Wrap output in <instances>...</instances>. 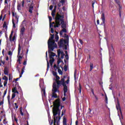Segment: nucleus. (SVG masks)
Returning <instances> with one entry per match:
<instances>
[{
    "label": "nucleus",
    "mask_w": 125,
    "mask_h": 125,
    "mask_svg": "<svg viewBox=\"0 0 125 125\" xmlns=\"http://www.w3.org/2000/svg\"><path fill=\"white\" fill-rule=\"evenodd\" d=\"M60 14L59 13H57L55 19H56V25H54V28H59L60 26Z\"/></svg>",
    "instance_id": "8"
},
{
    "label": "nucleus",
    "mask_w": 125,
    "mask_h": 125,
    "mask_svg": "<svg viewBox=\"0 0 125 125\" xmlns=\"http://www.w3.org/2000/svg\"><path fill=\"white\" fill-rule=\"evenodd\" d=\"M59 68V67H57V65H56V64H54V68L55 69H58Z\"/></svg>",
    "instance_id": "53"
},
{
    "label": "nucleus",
    "mask_w": 125,
    "mask_h": 125,
    "mask_svg": "<svg viewBox=\"0 0 125 125\" xmlns=\"http://www.w3.org/2000/svg\"><path fill=\"white\" fill-rule=\"evenodd\" d=\"M42 92H43V94L44 96H45V89H44V88L42 89Z\"/></svg>",
    "instance_id": "41"
},
{
    "label": "nucleus",
    "mask_w": 125,
    "mask_h": 125,
    "mask_svg": "<svg viewBox=\"0 0 125 125\" xmlns=\"http://www.w3.org/2000/svg\"><path fill=\"white\" fill-rule=\"evenodd\" d=\"M117 110H119L120 114L123 115V112H122V108H121V105L119 101L117 102V104L116 106Z\"/></svg>",
    "instance_id": "15"
},
{
    "label": "nucleus",
    "mask_w": 125,
    "mask_h": 125,
    "mask_svg": "<svg viewBox=\"0 0 125 125\" xmlns=\"http://www.w3.org/2000/svg\"><path fill=\"white\" fill-rule=\"evenodd\" d=\"M18 57V61L19 62V64H21V59H22V56H19Z\"/></svg>",
    "instance_id": "29"
},
{
    "label": "nucleus",
    "mask_w": 125,
    "mask_h": 125,
    "mask_svg": "<svg viewBox=\"0 0 125 125\" xmlns=\"http://www.w3.org/2000/svg\"><path fill=\"white\" fill-rule=\"evenodd\" d=\"M59 116H54V125H56V123H57V125H59Z\"/></svg>",
    "instance_id": "13"
},
{
    "label": "nucleus",
    "mask_w": 125,
    "mask_h": 125,
    "mask_svg": "<svg viewBox=\"0 0 125 125\" xmlns=\"http://www.w3.org/2000/svg\"><path fill=\"white\" fill-rule=\"evenodd\" d=\"M3 84L4 86H6V85L7 84V81H4Z\"/></svg>",
    "instance_id": "50"
},
{
    "label": "nucleus",
    "mask_w": 125,
    "mask_h": 125,
    "mask_svg": "<svg viewBox=\"0 0 125 125\" xmlns=\"http://www.w3.org/2000/svg\"><path fill=\"white\" fill-rule=\"evenodd\" d=\"M79 92H80V93H81V92H82V85H81L80 83L79 84Z\"/></svg>",
    "instance_id": "40"
},
{
    "label": "nucleus",
    "mask_w": 125,
    "mask_h": 125,
    "mask_svg": "<svg viewBox=\"0 0 125 125\" xmlns=\"http://www.w3.org/2000/svg\"><path fill=\"white\" fill-rule=\"evenodd\" d=\"M49 20L50 23H51V21H52V18H51V17H49Z\"/></svg>",
    "instance_id": "56"
},
{
    "label": "nucleus",
    "mask_w": 125,
    "mask_h": 125,
    "mask_svg": "<svg viewBox=\"0 0 125 125\" xmlns=\"http://www.w3.org/2000/svg\"><path fill=\"white\" fill-rule=\"evenodd\" d=\"M46 60L47 61V69L46 70L48 71L49 69V62H48V59H47V51L46 52Z\"/></svg>",
    "instance_id": "21"
},
{
    "label": "nucleus",
    "mask_w": 125,
    "mask_h": 125,
    "mask_svg": "<svg viewBox=\"0 0 125 125\" xmlns=\"http://www.w3.org/2000/svg\"><path fill=\"white\" fill-rule=\"evenodd\" d=\"M7 99H8V105H9L10 106V105H11V104L10 103V95H8Z\"/></svg>",
    "instance_id": "28"
},
{
    "label": "nucleus",
    "mask_w": 125,
    "mask_h": 125,
    "mask_svg": "<svg viewBox=\"0 0 125 125\" xmlns=\"http://www.w3.org/2000/svg\"><path fill=\"white\" fill-rule=\"evenodd\" d=\"M2 80H4L5 82H8V78H7V77L6 76H4V77H2Z\"/></svg>",
    "instance_id": "30"
},
{
    "label": "nucleus",
    "mask_w": 125,
    "mask_h": 125,
    "mask_svg": "<svg viewBox=\"0 0 125 125\" xmlns=\"http://www.w3.org/2000/svg\"><path fill=\"white\" fill-rule=\"evenodd\" d=\"M63 125H67V119L65 117H63Z\"/></svg>",
    "instance_id": "26"
},
{
    "label": "nucleus",
    "mask_w": 125,
    "mask_h": 125,
    "mask_svg": "<svg viewBox=\"0 0 125 125\" xmlns=\"http://www.w3.org/2000/svg\"><path fill=\"white\" fill-rule=\"evenodd\" d=\"M66 113V110L63 109L62 111V117Z\"/></svg>",
    "instance_id": "43"
},
{
    "label": "nucleus",
    "mask_w": 125,
    "mask_h": 125,
    "mask_svg": "<svg viewBox=\"0 0 125 125\" xmlns=\"http://www.w3.org/2000/svg\"><path fill=\"white\" fill-rule=\"evenodd\" d=\"M91 91L93 95H94V96L95 95V94H94V90L93 89L91 88Z\"/></svg>",
    "instance_id": "49"
},
{
    "label": "nucleus",
    "mask_w": 125,
    "mask_h": 125,
    "mask_svg": "<svg viewBox=\"0 0 125 125\" xmlns=\"http://www.w3.org/2000/svg\"><path fill=\"white\" fill-rule=\"evenodd\" d=\"M64 36H65V38L66 39V40H69V36L67 35V34L66 33H65L64 34Z\"/></svg>",
    "instance_id": "51"
},
{
    "label": "nucleus",
    "mask_w": 125,
    "mask_h": 125,
    "mask_svg": "<svg viewBox=\"0 0 125 125\" xmlns=\"http://www.w3.org/2000/svg\"><path fill=\"white\" fill-rule=\"evenodd\" d=\"M63 33H67V29L66 28H63L62 30L60 31V37H62L63 36Z\"/></svg>",
    "instance_id": "17"
},
{
    "label": "nucleus",
    "mask_w": 125,
    "mask_h": 125,
    "mask_svg": "<svg viewBox=\"0 0 125 125\" xmlns=\"http://www.w3.org/2000/svg\"><path fill=\"white\" fill-rule=\"evenodd\" d=\"M16 109H18L19 106L17 105V103H15Z\"/></svg>",
    "instance_id": "60"
},
{
    "label": "nucleus",
    "mask_w": 125,
    "mask_h": 125,
    "mask_svg": "<svg viewBox=\"0 0 125 125\" xmlns=\"http://www.w3.org/2000/svg\"><path fill=\"white\" fill-rule=\"evenodd\" d=\"M64 72H67V71H68V67L67 66V65L66 64L64 65Z\"/></svg>",
    "instance_id": "39"
},
{
    "label": "nucleus",
    "mask_w": 125,
    "mask_h": 125,
    "mask_svg": "<svg viewBox=\"0 0 125 125\" xmlns=\"http://www.w3.org/2000/svg\"><path fill=\"white\" fill-rule=\"evenodd\" d=\"M15 96H16V94H15V93H13L12 94V98L11 99H13L14 98H15Z\"/></svg>",
    "instance_id": "44"
},
{
    "label": "nucleus",
    "mask_w": 125,
    "mask_h": 125,
    "mask_svg": "<svg viewBox=\"0 0 125 125\" xmlns=\"http://www.w3.org/2000/svg\"><path fill=\"white\" fill-rule=\"evenodd\" d=\"M57 47H52V46L50 44H49V47H48V52L49 54V57L50 59H54L53 57L55 56L56 54L55 53H53L51 51H53L54 49H55V48H56Z\"/></svg>",
    "instance_id": "3"
},
{
    "label": "nucleus",
    "mask_w": 125,
    "mask_h": 125,
    "mask_svg": "<svg viewBox=\"0 0 125 125\" xmlns=\"http://www.w3.org/2000/svg\"><path fill=\"white\" fill-rule=\"evenodd\" d=\"M118 6H119V16L120 18H122V9H123V8L121 4L118 5Z\"/></svg>",
    "instance_id": "19"
},
{
    "label": "nucleus",
    "mask_w": 125,
    "mask_h": 125,
    "mask_svg": "<svg viewBox=\"0 0 125 125\" xmlns=\"http://www.w3.org/2000/svg\"><path fill=\"white\" fill-rule=\"evenodd\" d=\"M58 60L57 61V64H58V65H59L61 63L60 62V58H59V59L58 58Z\"/></svg>",
    "instance_id": "57"
},
{
    "label": "nucleus",
    "mask_w": 125,
    "mask_h": 125,
    "mask_svg": "<svg viewBox=\"0 0 125 125\" xmlns=\"http://www.w3.org/2000/svg\"><path fill=\"white\" fill-rule=\"evenodd\" d=\"M64 49L65 50H67L68 49V46H67V45L64 44Z\"/></svg>",
    "instance_id": "58"
},
{
    "label": "nucleus",
    "mask_w": 125,
    "mask_h": 125,
    "mask_svg": "<svg viewBox=\"0 0 125 125\" xmlns=\"http://www.w3.org/2000/svg\"><path fill=\"white\" fill-rule=\"evenodd\" d=\"M22 110H23V108H22V107H20V111L21 113V116H24V113H23V112L22 111Z\"/></svg>",
    "instance_id": "33"
},
{
    "label": "nucleus",
    "mask_w": 125,
    "mask_h": 125,
    "mask_svg": "<svg viewBox=\"0 0 125 125\" xmlns=\"http://www.w3.org/2000/svg\"><path fill=\"white\" fill-rule=\"evenodd\" d=\"M69 40L68 39H64L63 40V42L65 43V44L68 43V42Z\"/></svg>",
    "instance_id": "42"
},
{
    "label": "nucleus",
    "mask_w": 125,
    "mask_h": 125,
    "mask_svg": "<svg viewBox=\"0 0 125 125\" xmlns=\"http://www.w3.org/2000/svg\"><path fill=\"white\" fill-rule=\"evenodd\" d=\"M20 52H21V46L20 45V44H19L17 57H18V56H22V58H23V56H24V52L22 51L21 54Z\"/></svg>",
    "instance_id": "11"
},
{
    "label": "nucleus",
    "mask_w": 125,
    "mask_h": 125,
    "mask_svg": "<svg viewBox=\"0 0 125 125\" xmlns=\"http://www.w3.org/2000/svg\"><path fill=\"white\" fill-rule=\"evenodd\" d=\"M114 2L116 3L118 5L121 4V1L120 0H114Z\"/></svg>",
    "instance_id": "32"
},
{
    "label": "nucleus",
    "mask_w": 125,
    "mask_h": 125,
    "mask_svg": "<svg viewBox=\"0 0 125 125\" xmlns=\"http://www.w3.org/2000/svg\"><path fill=\"white\" fill-rule=\"evenodd\" d=\"M56 34L55 35V40H56V42H57L58 41V40H59V36H58V32H56Z\"/></svg>",
    "instance_id": "27"
},
{
    "label": "nucleus",
    "mask_w": 125,
    "mask_h": 125,
    "mask_svg": "<svg viewBox=\"0 0 125 125\" xmlns=\"http://www.w3.org/2000/svg\"><path fill=\"white\" fill-rule=\"evenodd\" d=\"M26 22H27L26 20H23L21 26V30L20 31V37L21 39H22L23 37H24V35H25V27H24V25L26 26Z\"/></svg>",
    "instance_id": "4"
},
{
    "label": "nucleus",
    "mask_w": 125,
    "mask_h": 125,
    "mask_svg": "<svg viewBox=\"0 0 125 125\" xmlns=\"http://www.w3.org/2000/svg\"><path fill=\"white\" fill-rule=\"evenodd\" d=\"M79 125V121L77 120L75 122V125Z\"/></svg>",
    "instance_id": "64"
},
{
    "label": "nucleus",
    "mask_w": 125,
    "mask_h": 125,
    "mask_svg": "<svg viewBox=\"0 0 125 125\" xmlns=\"http://www.w3.org/2000/svg\"><path fill=\"white\" fill-rule=\"evenodd\" d=\"M3 28H5L6 30H7V25H6V22H4L3 24Z\"/></svg>",
    "instance_id": "35"
},
{
    "label": "nucleus",
    "mask_w": 125,
    "mask_h": 125,
    "mask_svg": "<svg viewBox=\"0 0 125 125\" xmlns=\"http://www.w3.org/2000/svg\"><path fill=\"white\" fill-rule=\"evenodd\" d=\"M6 93H7V88L6 89V90L4 91V94L3 95V100H4V96H5V95H6Z\"/></svg>",
    "instance_id": "31"
},
{
    "label": "nucleus",
    "mask_w": 125,
    "mask_h": 125,
    "mask_svg": "<svg viewBox=\"0 0 125 125\" xmlns=\"http://www.w3.org/2000/svg\"><path fill=\"white\" fill-rule=\"evenodd\" d=\"M61 54V59H63L64 58V57L65 56V54L64 53V52L63 51H61V49H59L58 50V58H60V55Z\"/></svg>",
    "instance_id": "10"
},
{
    "label": "nucleus",
    "mask_w": 125,
    "mask_h": 125,
    "mask_svg": "<svg viewBox=\"0 0 125 125\" xmlns=\"http://www.w3.org/2000/svg\"><path fill=\"white\" fill-rule=\"evenodd\" d=\"M55 77H56V80H55L56 83L57 85H58V86H59V85H64L66 84V83H65V79H66V76H64L61 79V80H60V77L58 75H57Z\"/></svg>",
    "instance_id": "2"
},
{
    "label": "nucleus",
    "mask_w": 125,
    "mask_h": 125,
    "mask_svg": "<svg viewBox=\"0 0 125 125\" xmlns=\"http://www.w3.org/2000/svg\"><path fill=\"white\" fill-rule=\"evenodd\" d=\"M12 92L15 94L17 93V94H19V92H18L17 89L15 87L12 89Z\"/></svg>",
    "instance_id": "23"
},
{
    "label": "nucleus",
    "mask_w": 125,
    "mask_h": 125,
    "mask_svg": "<svg viewBox=\"0 0 125 125\" xmlns=\"http://www.w3.org/2000/svg\"><path fill=\"white\" fill-rule=\"evenodd\" d=\"M92 69H93V63H90V71H92Z\"/></svg>",
    "instance_id": "36"
},
{
    "label": "nucleus",
    "mask_w": 125,
    "mask_h": 125,
    "mask_svg": "<svg viewBox=\"0 0 125 125\" xmlns=\"http://www.w3.org/2000/svg\"><path fill=\"white\" fill-rule=\"evenodd\" d=\"M60 3L62 4V5L65 3V0H61L60 1Z\"/></svg>",
    "instance_id": "46"
},
{
    "label": "nucleus",
    "mask_w": 125,
    "mask_h": 125,
    "mask_svg": "<svg viewBox=\"0 0 125 125\" xmlns=\"http://www.w3.org/2000/svg\"><path fill=\"white\" fill-rule=\"evenodd\" d=\"M51 33L52 34H53V33H54V29H53V28H51Z\"/></svg>",
    "instance_id": "55"
},
{
    "label": "nucleus",
    "mask_w": 125,
    "mask_h": 125,
    "mask_svg": "<svg viewBox=\"0 0 125 125\" xmlns=\"http://www.w3.org/2000/svg\"><path fill=\"white\" fill-rule=\"evenodd\" d=\"M12 35H13V30L11 31V34L9 36V41L11 42H14V41H15V39H16V36H15V35H14L12 38Z\"/></svg>",
    "instance_id": "12"
},
{
    "label": "nucleus",
    "mask_w": 125,
    "mask_h": 125,
    "mask_svg": "<svg viewBox=\"0 0 125 125\" xmlns=\"http://www.w3.org/2000/svg\"><path fill=\"white\" fill-rule=\"evenodd\" d=\"M79 42H80V43L81 44H83V40L80 39L79 40Z\"/></svg>",
    "instance_id": "61"
},
{
    "label": "nucleus",
    "mask_w": 125,
    "mask_h": 125,
    "mask_svg": "<svg viewBox=\"0 0 125 125\" xmlns=\"http://www.w3.org/2000/svg\"><path fill=\"white\" fill-rule=\"evenodd\" d=\"M8 73H9V69H8V68H7V67L6 66L4 68V75L8 76Z\"/></svg>",
    "instance_id": "22"
},
{
    "label": "nucleus",
    "mask_w": 125,
    "mask_h": 125,
    "mask_svg": "<svg viewBox=\"0 0 125 125\" xmlns=\"http://www.w3.org/2000/svg\"><path fill=\"white\" fill-rule=\"evenodd\" d=\"M24 70H25V66H23V67L21 68V72L20 75V78H21L22 77V75H23L24 73Z\"/></svg>",
    "instance_id": "24"
},
{
    "label": "nucleus",
    "mask_w": 125,
    "mask_h": 125,
    "mask_svg": "<svg viewBox=\"0 0 125 125\" xmlns=\"http://www.w3.org/2000/svg\"><path fill=\"white\" fill-rule=\"evenodd\" d=\"M1 105H3V100L0 102V106H1Z\"/></svg>",
    "instance_id": "63"
},
{
    "label": "nucleus",
    "mask_w": 125,
    "mask_h": 125,
    "mask_svg": "<svg viewBox=\"0 0 125 125\" xmlns=\"http://www.w3.org/2000/svg\"><path fill=\"white\" fill-rule=\"evenodd\" d=\"M17 9L18 10H21V6L20 5V4H18Z\"/></svg>",
    "instance_id": "45"
},
{
    "label": "nucleus",
    "mask_w": 125,
    "mask_h": 125,
    "mask_svg": "<svg viewBox=\"0 0 125 125\" xmlns=\"http://www.w3.org/2000/svg\"><path fill=\"white\" fill-rule=\"evenodd\" d=\"M12 23H13V28L15 29L16 28V24H15V22H14V20L12 19Z\"/></svg>",
    "instance_id": "37"
},
{
    "label": "nucleus",
    "mask_w": 125,
    "mask_h": 125,
    "mask_svg": "<svg viewBox=\"0 0 125 125\" xmlns=\"http://www.w3.org/2000/svg\"><path fill=\"white\" fill-rule=\"evenodd\" d=\"M60 23L61 25V28H67V24L64 21V15H60Z\"/></svg>",
    "instance_id": "7"
},
{
    "label": "nucleus",
    "mask_w": 125,
    "mask_h": 125,
    "mask_svg": "<svg viewBox=\"0 0 125 125\" xmlns=\"http://www.w3.org/2000/svg\"><path fill=\"white\" fill-rule=\"evenodd\" d=\"M109 7L110 8H113V7H114V2L112 1L109 2Z\"/></svg>",
    "instance_id": "25"
},
{
    "label": "nucleus",
    "mask_w": 125,
    "mask_h": 125,
    "mask_svg": "<svg viewBox=\"0 0 125 125\" xmlns=\"http://www.w3.org/2000/svg\"><path fill=\"white\" fill-rule=\"evenodd\" d=\"M53 76H54V77H56V76H57V72H55V71H53Z\"/></svg>",
    "instance_id": "47"
},
{
    "label": "nucleus",
    "mask_w": 125,
    "mask_h": 125,
    "mask_svg": "<svg viewBox=\"0 0 125 125\" xmlns=\"http://www.w3.org/2000/svg\"><path fill=\"white\" fill-rule=\"evenodd\" d=\"M8 55H10V56H12V52H11V51H9L8 52Z\"/></svg>",
    "instance_id": "52"
},
{
    "label": "nucleus",
    "mask_w": 125,
    "mask_h": 125,
    "mask_svg": "<svg viewBox=\"0 0 125 125\" xmlns=\"http://www.w3.org/2000/svg\"><path fill=\"white\" fill-rule=\"evenodd\" d=\"M58 89H59V86L56 85V83H54L53 84V89H52V97H54V98H58V96H57V94H56V92L57 91L59 92L58 91Z\"/></svg>",
    "instance_id": "5"
},
{
    "label": "nucleus",
    "mask_w": 125,
    "mask_h": 125,
    "mask_svg": "<svg viewBox=\"0 0 125 125\" xmlns=\"http://www.w3.org/2000/svg\"><path fill=\"white\" fill-rule=\"evenodd\" d=\"M65 58L66 59V60H69V55H65Z\"/></svg>",
    "instance_id": "48"
},
{
    "label": "nucleus",
    "mask_w": 125,
    "mask_h": 125,
    "mask_svg": "<svg viewBox=\"0 0 125 125\" xmlns=\"http://www.w3.org/2000/svg\"><path fill=\"white\" fill-rule=\"evenodd\" d=\"M101 19L103 22L102 24H103L104 26H105V14H104V13H103L101 15Z\"/></svg>",
    "instance_id": "18"
},
{
    "label": "nucleus",
    "mask_w": 125,
    "mask_h": 125,
    "mask_svg": "<svg viewBox=\"0 0 125 125\" xmlns=\"http://www.w3.org/2000/svg\"><path fill=\"white\" fill-rule=\"evenodd\" d=\"M27 2H31L30 4H29V6L28 8V11L30 13H33V11L34 10V6H35V4L34 3V1L33 0H26Z\"/></svg>",
    "instance_id": "9"
},
{
    "label": "nucleus",
    "mask_w": 125,
    "mask_h": 125,
    "mask_svg": "<svg viewBox=\"0 0 125 125\" xmlns=\"http://www.w3.org/2000/svg\"><path fill=\"white\" fill-rule=\"evenodd\" d=\"M62 86H63V95L64 96H66V93H67V91H68V86H67L66 84L62 85Z\"/></svg>",
    "instance_id": "16"
},
{
    "label": "nucleus",
    "mask_w": 125,
    "mask_h": 125,
    "mask_svg": "<svg viewBox=\"0 0 125 125\" xmlns=\"http://www.w3.org/2000/svg\"><path fill=\"white\" fill-rule=\"evenodd\" d=\"M51 15H52V17H54L55 16V13H53L52 12Z\"/></svg>",
    "instance_id": "59"
},
{
    "label": "nucleus",
    "mask_w": 125,
    "mask_h": 125,
    "mask_svg": "<svg viewBox=\"0 0 125 125\" xmlns=\"http://www.w3.org/2000/svg\"><path fill=\"white\" fill-rule=\"evenodd\" d=\"M58 72L60 75H63V72H62V70L60 69V68H58Z\"/></svg>",
    "instance_id": "38"
},
{
    "label": "nucleus",
    "mask_w": 125,
    "mask_h": 125,
    "mask_svg": "<svg viewBox=\"0 0 125 125\" xmlns=\"http://www.w3.org/2000/svg\"><path fill=\"white\" fill-rule=\"evenodd\" d=\"M12 119L13 121H15V122H16V123H17V122H18V119L16 118V115L12 113Z\"/></svg>",
    "instance_id": "20"
},
{
    "label": "nucleus",
    "mask_w": 125,
    "mask_h": 125,
    "mask_svg": "<svg viewBox=\"0 0 125 125\" xmlns=\"http://www.w3.org/2000/svg\"><path fill=\"white\" fill-rule=\"evenodd\" d=\"M54 108H53V117H55L58 115L59 121H60L61 117H60V114H61V110H60V99H57L53 103Z\"/></svg>",
    "instance_id": "1"
},
{
    "label": "nucleus",
    "mask_w": 125,
    "mask_h": 125,
    "mask_svg": "<svg viewBox=\"0 0 125 125\" xmlns=\"http://www.w3.org/2000/svg\"><path fill=\"white\" fill-rule=\"evenodd\" d=\"M51 36V37L49 38L48 41V47H49V44L52 46V47H57V44L55 43V41L54 40V34H50Z\"/></svg>",
    "instance_id": "6"
},
{
    "label": "nucleus",
    "mask_w": 125,
    "mask_h": 125,
    "mask_svg": "<svg viewBox=\"0 0 125 125\" xmlns=\"http://www.w3.org/2000/svg\"><path fill=\"white\" fill-rule=\"evenodd\" d=\"M58 44L59 46V47H64V45L65 44H64V40L63 39H61L59 42H58Z\"/></svg>",
    "instance_id": "14"
},
{
    "label": "nucleus",
    "mask_w": 125,
    "mask_h": 125,
    "mask_svg": "<svg viewBox=\"0 0 125 125\" xmlns=\"http://www.w3.org/2000/svg\"><path fill=\"white\" fill-rule=\"evenodd\" d=\"M23 65H27V60H25L24 61V62H23Z\"/></svg>",
    "instance_id": "54"
},
{
    "label": "nucleus",
    "mask_w": 125,
    "mask_h": 125,
    "mask_svg": "<svg viewBox=\"0 0 125 125\" xmlns=\"http://www.w3.org/2000/svg\"><path fill=\"white\" fill-rule=\"evenodd\" d=\"M52 60H50L49 61V63L51 65V66H52L53 64V62H54V59H51Z\"/></svg>",
    "instance_id": "34"
},
{
    "label": "nucleus",
    "mask_w": 125,
    "mask_h": 125,
    "mask_svg": "<svg viewBox=\"0 0 125 125\" xmlns=\"http://www.w3.org/2000/svg\"><path fill=\"white\" fill-rule=\"evenodd\" d=\"M69 82H70V79L69 78H68V79L65 82V83L68 84Z\"/></svg>",
    "instance_id": "62"
}]
</instances>
